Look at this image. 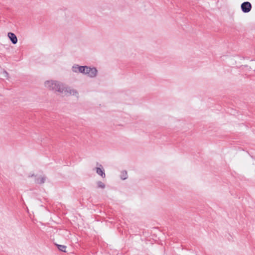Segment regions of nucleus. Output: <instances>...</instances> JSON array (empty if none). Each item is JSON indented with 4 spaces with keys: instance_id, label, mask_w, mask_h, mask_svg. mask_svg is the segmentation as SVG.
Wrapping results in <instances>:
<instances>
[{
    "instance_id": "obj_1",
    "label": "nucleus",
    "mask_w": 255,
    "mask_h": 255,
    "mask_svg": "<svg viewBox=\"0 0 255 255\" xmlns=\"http://www.w3.org/2000/svg\"><path fill=\"white\" fill-rule=\"evenodd\" d=\"M60 94L61 95L65 96H73L78 98L79 94L78 91L72 88L71 87L67 86L64 83L60 81L57 82L56 86V88L54 91Z\"/></svg>"
},
{
    "instance_id": "obj_2",
    "label": "nucleus",
    "mask_w": 255,
    "mask_h": 255,
    "mask_svg": "<svg viewBox=\"0 0 255 255\" xmlns=\"http://www.w3.org/2000/svg\"><path fill=\"white\" fill-rule=\"evenodd\" d=\"M83 74L88 77L94 78H95L98 74V70L95 67H90L85 66V72Z\"/></svg>"
},
{
    "instance_id": "obj_3",
    "label": "nucleus",
    "mask_w": 255,
    "mask_h": 255,
    "mask_svg": "<svg viewBox=\"0 0 255 255\" xmlns=\"http://www.w3.org/2000/svg\"><path fill=\"white\" fill-rule=\"evenodd\" d=\"M57 82L58 81L53 80H47L44 82V85L47 89L54 91Z\"/></svg>"
},
{
    "instance_id": "obj_4",
    "label": "nucleus",
    "mask_w": 255,
    "mask_h": 255,
    "mask_svg": "<svg viewBox=\"0 0 255 255\" xmlns=\"http://www.w3.org/2000/svg\"><path fill=\"white\" fill-rule=\"evenodd\" d=\"M252 4L249 1H245L241 4V8L244 13L249 12L252 9Z\"/></svg>"
},
{
    "instance_id": "obj_5",
    "label": "nucleus",
    "mask_w": 255,
    "mask_h": 255,
    "mask_svg": "<svg viewBox=\"0 0 255 255\" xmlns=\"http://www.w3.org/2000/svg\"><path fill=\"white\" fill-rule=\"evenodd\" d=\"M85 66H79L77 64L74 65L72 67V70L75 73L83 74L85 72Z\"/></svg>"
},
{
    "instance_id": "obj_6",
    "label": "nucleus",
    "mask_w": 255,
    "mask_h": 255,
    "mask_svg": "<svg viewBox=\"0 0 255 255\" xmlns=\"http://www.w3.org/2000/svg\"><path fill=\"white\" fill-rule=\"evenodd\" d=\"M46 180V177L45 175H40L37 177L35 180V182L38 184H42L45 183Z\"/></svg>"
},
{
    "instance_id": "obj_7",
    "label": "nucleus",
    "mask_w": 255,
    "mask_h": 255,
    "mask_svg": "<svg viewBox=\"0 0 255 255\" xmlns=\"http://www.w3.org/2000/svg\"><path fill=\"white\" fill-rule=\"evenodd\" d=\"M96 173L98 175L101 176L103 178H105L106 177L104 170L101 165H100V167L96 168Z\"/></svg>"
},
{
    "instance_id": "obj_8",
    "label": "nucleus",
    "mask_w": 255,
    "mask_h": 255,
    "mask_svg": "<svg viewBox=\"0 0 255 255\" xmlns=\"http://www.w3.org/2000/svg\"><path fill=\"white\" fill-rule=\"evenodd\" d=\"M8 37L13 44H15L17 43V39L16 35L14 33L12 32H8Z\"/></svg>"
},
{
    "instance_id": "obj_9",
    "label": "nucleus",
    "mask_w": 255,
    "mask_h": 255,
    "mask_svg": "<svg viewBox=\"0 0 255 255\" xmlns=\"http://www.w3.org/2000/svg\"><path fill=\"white\" fill-rule=\"evenodd\" d=\"M128 175L126 170H123L121 172L120 178L122 180H126L128 178Z\"/></svg>"
},
{
    "instance_id": "obj_10",
    "label": "nucleus",
    "mask_w": 255,
    "mask_h": 255,
    "mask_svg": "<svg viewBox=\"0 0 255 255\" xmlns=\"http://www.w3.org/2000/svg\"><path fill=\"white\" fill-rule=\"evenodd\" d=\"M98 187L99 188L104 189L105 187V185L102 181H98L97 183Z\"/></svg>"
},
{
    "instance_id": "obj_11",
    "label": "nucleus",
    "mask_w": 255,
    "mask_h": 255,
    "mask_svg": "<svg viewBox=\"0 0 255 255\" xmlns=\"http://www.w3.org/2000/svg\"><path fill=\"white\" fill-rule=\"evenodd\" d=\"M57 246H58V249L60 251L63 252H66V247L65 246L58 245Z\"/></svg>"
},
{
    "instance_id": "obj_12",
    "label": "nucleus",
    "mask_w": 255,
    "mask_h": 255,
    "mask_svg": "<svg viewBox=\"0 0 255 255\" xmlns=\"http://www.w3.org/2000/svg\"><path fill=\"white\" fill-rule=\"evenodd\" d=\"M35 176L34 174L33 173H31V172L29 173L28 175V177L29 178H31V177H35Z\"/></svg>"
},
{
    "instance_id": "obj_13",
    "label": "nucleus",
    "mask_w": 255,
    "mask_h": 255,
    "mask_svg": "<svg viewBox=\"0 0 255 255\" xmlns=\"http://www.w3.org/2000/svg\"><path fill=\"white\" fill-rule=\"evenodd\" d=\"M5 74L7 75L8 74V73L6 72H4Z\"/></svg>"
}]
</instances>
